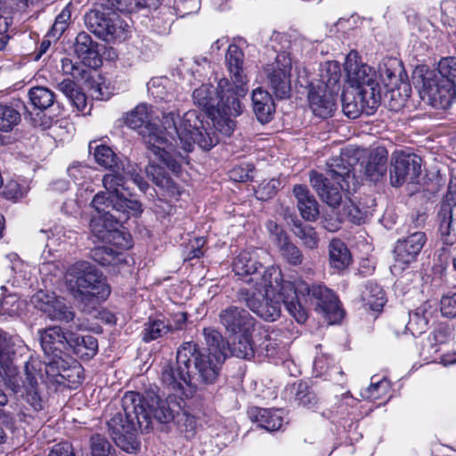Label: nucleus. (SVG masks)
Returning a JSON list of instances; mask_svg holds the SVG:
<instances>
[{
  "label": "nucleus",
  "mask_w": 456,
  "mask_h": 456,
  "mask_svg": "<svg viewBox=\"0 0 456 456\" xmlns=\"http://www.w3.org/2000/svg\"><path fill=\"white\" fill-rule=\"evenodd\" d=\"M203 335L208 354L201 352L198 344L184 342L176 352V367L170 364L163 367L162 382L174 391L182 389L183 384L195 386L194 379L206 385L213 384L217 379L220 366L229 354L230 346L214 328H205Z\"/></svg>",
  "instance_id": "obj_1"
},
{
  "label": "nucleus",
  "mask_w": 456,
  "mask_h": 456,
  "mask_svg": "<svg viewBox=\"0 0 456 456\" xmlns=\"http://www.w3.org/2000/svg\"><path fill=\"white\" fill-rule=\"evenodd\" d=\"M179 409V404L171 395L165 400L157 395L151 396L148 402L141 394L128 391L122 398V411L108 421L110 435L121 450L135 452L140 448L138 429L149 431L152 419L168 423L178 414Z\"/></svg>",
  "instance_id": "obj_2"
},
{
  "label": "nucleus",
  "mask_w": 456,
  "mask_h": 456,
  "mask_svg": "<svg viewBox=\"0 0 456 456\" xmlns=\"http://www.w3.org/2000/svg\"><path fill=\"white\" fill-rule=\"evenodd\" d=\"M345 71L349 88L341 94L342 110L349 118L373 114L381 102V88L376 69L363 63L356 51L346 58Z\"/></svg>",
  "instance_id": "obj_3"
},
{
  "label": "nucleus",
  "mask_w": 456,
  "mask_h": 456,
  "mask_svg": "<svg viewBox=\"0 0 456 456\" xmlns=\"http://www.w3.org/2000/svg\"><path fill=\"white\" fill-rule=\"evenodd\" d=\"M179 113L170 111L163 113L161 126L158 118L153 117L151 106L138 104L134 110L126 113V125L137 132L145 142H206V138L199 127L187 125L186 120L177 127L176 119Z\"/></svg>",
  "instance_id": "obj_4"
},
{
  "label": "nucleus",
  "mask_w": 456,
  "mask_h": 456,
  "mask_svg": "<svg viewBox=\"0 0 456 456\" xmlns=\"http://www.w3.org/2000/svg\"><path fill=\"white\" fill-rule=\"evenodd\" d=\"M195 105L200 108L212 119L216 129L225 136H230L235 128L233 118L243 110L241 98L232 91L231 81L223 77L217 87L203 84L192 93Z\"/></svg>",
  "instance_id": "obj_5"
},
{
  "label": "nucleus",
  "mask_w": 456,
  "mask_h": 456,
  "mask_svg": "<svg viewBox=\"0 0 456 456\" xmlns=\"http://www.w3.org/2000/svg\"><path fill=\"white\" fill-rule=\"evenodd\" d=\"M290 281H278L277 286L273 285L269 289H242L239 292V299L260 318L267 322H274L281 316V302L283 303L289 314L298 322L304 323L308 317L307 311L299 301L289 297V290L285 284Z\"/></svg>",
  "instance_id": "obj_6"
},
{
  "label": "nucleus",
  "mask_w": 456,
  "mask_h": 456,
  "mask_svg": "<svg viewBox=\"0 0 456 456\" xmlns=\"http://www.w3.org/2000/svg\"><path fill=\"white\" fill-rule=\"evenodd\" d=\"M66 284L83 312L91 313L110 294L102 273L88 261H77L66 271Z\"/></svg>",
  "instance_id": "obj_7"
},
{
  "label": "nucleus",
  "mask_w": 456,
  "mask_h": 456,
  "mask_svg": "<svg viewBox=\"0 0 456 456\" xmlns=\"http://www.w3.org/2000/svg\"><path fill=\"white\" fill-rule=\"evenodd\" d=\"M261 249L252 248L241 251L234 259L232 268L236 275L244 278V281L254 289H269L281 281L282 273L278 266L264 268L258 261Z\"/></svg>",
  "instance_id": "obj_8"
},
{
  "label": "nucleus",
  "mask_w": 456,
  "mask_h": 456,
  "mask_svg": "<svg viewBox=\"0 0 456 456\" xmlns=\"http://www.w3.org/2000/svg\"><path fill=\"white\" fill-rule=\"evenodd\" d=\"M413 80L422 100L436 109H447L456 97V87L436 70L425 66L417 68Z\"/></svg>",
  "instance_id": "obj_9"
},
{
  "label": "nucleus",
  "mask_w": 456,
  "mask_h": 456,
  "mask_svg": "<svg viewBox=\"0 0 456 456\" xmlns=\"http://www.w3.org/2000/svg\"><path fill=\"white\" fill-rule=\"evenodd\" d=\"M289 290V297L296 298L302 305L312 303L322 312L333 318L332 322L340 320L343 317V312L339 306L338 297L332 290L321 284L309 285L302 280L292 283H287L284 287Z\"/></svg>",
  "instance_id": "obj_10"
},
{
  "label": "nucleus",
  "mask_w": 456,
  "mask_h": 456,
  "mask_svg": "<svg viewBox=\"0 0 456 456\" xmlns=\"http://www.w3.org/2000/svg\"><path fill=\"white\" fill-rule=\"evenodd\" d=\"M41 361L30 358L25 364V380L23 381L22 398L26 405L20 410V419L29 423L47 406V397L39 385L44 381Z\"/></svg>",
  "instance_id": "obj_11"
},
{
  "label": "nucleus",
  "mask_w": 456,
  "mask_h": 456,
  "mask_svg": "<svg viewBox=\"0 0 456 456\" xmlns=\"http://www.w3.org/2000/svg\"><path fill=\"white\" fill-rule=\"evenodd\" d=\"M91 205L97 212V215L93 216L90 222L91 233L102 242L108 239L107 236L114 226L126 222L131 215L130 212L111 209L107 206L105 194L102 191L94 195Z\"/></svg>",
  "instance_id": "obj_12"
},
{
  "label": "nucleus",
  "mask_w": 456,
  "mask_h": 456,
  "mask_svg": "<svg viewBox=\"0 0 456 456\" xmlns=\"http://www.w3.org/2000/svg\"><path fill=\"white\" fill-rule=\"evenodd\" d=\"M291 59L286 52L277 53L275 60L267 63L263 72L268 87L277 99H286L291 91Z\"/></svg>",
  "instance_id": "obj_13"
},
{
  "label": "nucleus",
  "mask_w": 456,
  "mask_h": 456,
  "mask_svg": "<svg viewBox=\"0 0 456 456\" xmlns=\"http://www.w3.org/2000/svg\"><path fill=\"white\" fill-rule=\"evenodd\" d=\"M422 159L413 152L396 151L391 159L390 180L393 186L416 183L421 174Z\"/></svg>",
  "instance_id": "obj_14"
},
{
  "label": "nucleus",
  "mask_w": 456,
  "mask_h": 456,
  "mask_svg": "<svg viewBox=\"0 0 456 456\" xmlns=\"http://www.w3.org/2000/svg\"><path fill=\"white\" fill-rule=\"evenodd\" d=\"M102 184L107 193L105 194V200L107 206L111 209H118V211L130 212L132 216H137L142 212V204L135 200L127 199L124 193L126 191L125 187L124 177L117 173L106 174L102 178Z\"/></svg>",
  "instance_id": "obj_15"
},
{
  "label": "nucleus",
  "mask_w": 456,
  "mask_h": 456,
  "mask_svg": "<svg viewBox=\"0 0 456 456\" xmlns=\"http://www.w3.org/2000/svg\"><path fill=\"white\" fill-rule=\"evenodd\" d=\"M427 241L426 234L423 232L416 231L408 236L399 239L394 248L395 262L391 271L399 274L417 260L423 246Z\"/></svg>",
  "instance_id": "obj_16"
},
{
  "label": "nucleus",
  "mask_w": 456,
  "mask_h": 456,
  "mask_svg": "<svg viewBox=\"0 0 456 456\" xmlns=\"http://www.w3.org/2000/svg\"><path fill=\"white\" fill-rule=\"evenodd\" d=\"M30 302L52 321L68 323L75 318L72 307L53 292L38 290L31 297Z\"/></svg>",
  "instance_id": "obj_17"
},
{
  "label": "nucleus",
  "mask_w": 456,
  "mask_h": 456,
  "mask_svg": "<svg viewBox=\"0 0 456 456\" xmlns=\"http://www.w3.org/2000/svg\"><path fill=\"white\" fill-rule=\"evenodd\" d=\"M84 20L86 28L105 41L112 39L117 29L120 28L119 15L103 10L97 4L86 13Z\"/></svg>",
  "instance_id": "obj_18"
},
{
  "label": "nucleus",
  "mask_w": 456,
  "mask_h": 456,
  "mask_svg": "<svg viewBox=\"0 0 456 456\" xmlns=\"http://www.w3.org/2000/svg\"><path fill=\"white\" fill-rule=\"evenodd\" d=\"M219 321L229 335L253 332L255 319L245 309L230 305L219 313Z\"/></svg>",
  "instance_id": "obj_19"
},
{
  "label": "nucleus",
  "mask_w": 456,
  "mask_h": 456,
  "mask_svg": "<svg viewBox=\"0 0 456 456\" xmlns=\"http://www.w3.org/2000/svg\"><path fill=\"white\" fill-rule=\"evenodd\" d=\"M13 344L7 334L0 330V379L14 394L20 392L18 370L13 363Z\"/></svg>",
  "instance_id": "obj_20"
},
{
  "label": "nucleus",
  "mask_w": 456,
  "mask_h": 456,
  "mask_svg": "<svg viewBox=\"0 0 456 456\" xmlns=\"http://www.w3.org/2000/svg\"><path fill=\"white\" fill-rule=\"evenodd\" d=\"M225 62L231 75L232 91L242 99L248 89L243 69L244 53L241 49L236 45H231L226 52Z\"/></svg>",
  "instance_id": "obj_21"
},
{
  "label": "nucleus",
  "mask_w": 456,
  "mask_h": 456,
  "mask_svg": "<svg viewBox=\"0 0 456 456\" xmlns=\"http://www.w3.org/2000/svg\"><path fill=\"white\" fill-rule=\"evenodd\" d=\"M40 343L45 356H60L69 354V333L60 326H52L38 331Z\"/></svg>",
  "instance_id": "obj_22"
},
{
  "label": "nucleus",
  "mask_w": 456,
  "mask_h": 456,
  "mask_svg": "<svg viewBox=\"0 0 456 456\" xmlns=\"http://www.w3.org/2000/svg\"><path fill=\"white\" fill-rule=\"evenodd\" d=\"M338 94L322 90L320 87H309L307 98L314 115L321 118L333 116L338 107Z\"/></svg>",
  "instance_id": "obj_23"
},
{
  "label": "nucleus",
  "mask_w": 456,
  "mask_h": 456,
  "mask_svg": "<svg viewBox=\"0 0 456 456\" xmlns=\"http://www.w3.org/2000/svg\"><path fill=\"white\" fill-rule=\"evenodd\" d=\"M179 145L166 144V147L161 148L157 144H150L149 150L157 159L166 165L173 173L178 174L181 171V165L188 163V153L193 150V144H184V147H182L184 152L183 154L177 149Z\"/></svg>",
  "instance_id": "obj_24"
},
{
  "label": "nucleus",
  "mask_w": 456,
  "mask_h": 456,
  "mask_svg": "<svg viewBox=\"0 0 456 456\" xmlns=\"http://www.w3.org/2000/svg\"><path fill=\"white\" fill-rule=\"evenodd\" d=\"M309 177L312 187L325 203L333 208H338L341 204L343 191L347 190H342L339 185H330L328 178L314 170L310 172Z\"/></svg>",
  "instance_id": "obj_25"
},
{
  "label": "nucleus",
  "mask_w": 456,
  "mask_h": 456,
  "mask_svg": "<svg viewBox=\"0 0 456 456\" xmlns=\"http://www.w3.org/2000/svg\"><path fill=\"white\" fill-rule=\"evenodd\" d=\"M341 69L338 61H330L321 64L319 69V78L312 82L309 87H320L322 90L331 93H339Z\"/></svg>",
  "instance_id": "obj_26"
},
{
  "label": "nucleus",
  "mask_w": 456,
  "mask_h": 456,
  "mask_svg": "<svg viewBox=\"0 0 456 456\" xmlns=\"http://www.w3.org/2000/svg\"><path fill=\"white\" fill-rule=\"evenodd\" d=\"M97 48V43L94 42L86 32L77 34L74 45V52L90 68H96L102 62Z\"/></svg>",
  "instance_id": "obj_27"
},
{
  "label": "nucleus",
  "mask_w": 456,
  "mask_h": 456,
  "mask_svg": "<svg viewBox=\"0 0 456 456\" xmlns=\"http://www.w3.org/2000/svg\"><path fill=\"white\" fill-rule=\"evenodd\" d=\"M439 230L442 235L456 231V192L448 191L438 212Z\"/></svg>",
  "instance_id": "obj_28"
},
{
  "label": "nucleus",
  "mask_w": 456,
  "mask_h": 456,
  "mask_svg": "<svg viewBox=\"0 0 456 456\" xmlns=\"http://www.w3.org/2000/svg\"><path fill=\"white\" fill-rule=\"evenodd\" d=\"M251 100L257 120L262 124L270 122L273 118L275 105L269 92L256 88L252 92Z\"/></svg>",
  "instance_id": "obj_29"
},
{
  "label": "nucleus",
  "mask_w": 456,
  "mask_h": 456,
  "mask_svg": "<svg viewBox=\"0 0 456 456\" xmlns=\"http://www.w3.org/2000/svg\"><path fill=\"white\" fill-rule=\"evenodd\" d=\"M328 174L330 179L338 183L342 190H350L354 185V175L352 174V164L346 162L342 158L330 159L328 163Z\"/></svg>",
  "instance_id": "obj_30"
},
{
  "label": "nucleus",
  "mask_w": 456,
  "mask_h": 456,
  "mask_svg": "<svg viewBox=\"0 0 456 456\" xmlns=\"http://www.w3.org/2000/svg\"><path fill=\"white\" fill-rule=\"evenodd\" d=\"M65 355L45 356L42 366V374L45 376V382L62 384L69 375V362L64 359Z\"/></svg>",
  "instance_id": "obj_31"
},
{
  "label": "nucleus",
  "mask_w": 456,
  "mask_h": 456,
  "mask_svg": "<svg viewBox=\"0 0 456 456\" xmlns=\"http://www.w3.org/2000/svg\"><path fill=\"white\" fill-rule=\"evenodd\" d=\"M293 194L297 199L301 216L307 221H314L319 216L318 203L305 185L296 184Z\"/></svg>",
  "instance_id": "obj_32"
},
{
  "label": "nucleus",
  "mask_w": 456,
  "mask_h": 456,
  "mask_svg": "<svg viewBox=\"0 0 456 456\" xmlns=\"http://www.w3.org/2000/svg\"><path fill=\"white\" fill-rule=\"evenodd\" d=\"M69 351L81 359L89 360L93 358L98 351V341L92 335L79 336L71 331L69 333Z\"/></svg>",
  "instance_id": "obj_33"
},
{
  "label": "nucleus",
  "mask_w": 456,
  "mask_h": 456,
  "mask_svg": "<svg viewBox=\"0 0 456 456\" xmlns=\"http://www.w3.org/2000/svg\"><path fill=\"white\" fill-rule=\"evenodd\" d=\"M145 171L147 175L151 177L152 182L162 191L164 197L177 200L178 196L181 194L180 188L166 175L162 167L150 164Z\"/></svg>",
  "instance_id": "obj_34"
},
{
  "label": "nucleus",
  "mask_w": 456,
  "mask_h": 456,
  "mask_svg": "<svg viewBox=\"0 0 456 456\" xmlns=\"http://www.w3.org/2000/svg\"><path fill=\"white\" fill-rule=\"evenodd\" d=\"M249 419L267 431H276L281 428L283 419L278 410H268L252 407L248 411Z\"/></svg>",
  "instance_id": "obj_35"
},
{
  "label": "nucleus",
  "mask_w": 456,
  "mask_h": 456,
  "mask_svg": "<svg viewBox=\"0 0 456 456\" xmlns=\"http://www.w3.org/2000/svg\"><path fill=\"white\" fill-rule=\"evenodd\" d=\"M97 5L103 10L117 14L131 12L135 8H151L158 4V0H98Z\"/></svg>",
  "instance_id": "obj_36"
},
{
  "label": "nucleus",
  "mask_w": 456,
  "mask_h": 456,
  "mask_svg": "<svg viewBox=\"0 0 456 456\" xmlns=\"http://www.w3.org/2000/svg\"><path fill=\"white\" fill-rule=\"evenodd\" d=\"M387 151L385 147H377L369 156L365 174L371 180H378L387 172Z\"/></svg>",
  "instance_id": "obj_37"
},
{
  "label": "nucleus",
  "mask_w": 456,
  "mask_h": 456,
  "mask_svg": "<svg viewBox=\"0 0 456 456\" xmlns=\"http://www.w3.org/2000/svg\"><path fill=\"white\" fill-rule=\"evenodd\" d=\"M400 83L395 85L390 83L387 87L388 96L390 98V108L397 110L406 103L407 100L411 96V87L407 80H404L402 77L403 69L398 64Z\"/></svg>",
  "instance_id": "obj_38"
},
{
  "label": "nucleus",
  "mask_w": 456,
  "mask_h": 456,
  "mask_svg": "<svg viewBox=\"0 0 456 456\" xmlns=\"http://www.w3.org/2000/svg\"><path fill=\"white\" fill-rule=\"evenodd\" d=\"M291 393L294 395V402L299 406L314 410L319 403L317 394L305 381L300 380L297 383H294L291 387Z\"/></svg>",
  "instance_id": "obj_39"
},
{
  "label": "nucleus",
  "mask_w": 456,
  "mask_h": 456,
  "mask_svg": "<svg viewBox=\"0 0 456 456\" xmlns=\"http://www.w3.org/2000/svg\"><path fill=\"white\" fill-rule=\"evenodd\" d=\"M57 89L62 93L68 101L77 110L83 111L86 108V96L77 84L70 79H63L57 84Z\"/></svg>",
  "instance_id": "obj_40"
},
{
  "label": "nucleus",
  "mask_w": 456,
  "mask_h": 456,
  "mask_svg": "<svg viewBox=\"0 0 456 456\" xmlns=\"http://www.w3.org/2000/svg\"><path fill=\"white\" fill-rule=\"evenodd\" d=\"M361 298L364 306L373 311H380L386 303L382 288L375 282L368 281L362 290Z\"/></svg>",
  "instance_id": "obj_41"
},
{
  "label": "nucleus",
  "mask_w": 456,
  "mask_h": 456,
  "mask_svg": "<svg viewBox=\"0 0 456 456\" xmlns=\"http://www.w3.org/2000/svg\"><path fill=\"white\" fill-rule=\"evenodd\" d=\"M430 305L428 303L421 305L415 312L409 314V322L405 329L411 332L414 337L424 333L428 327L429 315L428 308Z\"/></svg>",
  "instance_id": "obj_42"
},
{
  "label": "nucleus",
  "mask_w": 456,
  "mask_h": 456,
  "mask_svg": "<svg viewBox=\"0 0 456 456\" xmlns=\"http://www.w3.org/2000/svg\"><path fill=\"white\" fill-rule=\"evenodd\" d=\"M351 254L346 244L340 240H332L330 243V263L337 270L346 269L351 263Z\"/></svg>",
  "instance_id": "obj_43"
},
{
  "label": "nucleus",
  "mask_w": 456,
  "mask_h": 456,
  "mask_svg": "<svg viewBox=\"0 0 456 456\" xmlns=\"http://www.w3.org/2000/svg\"><path fill=\"white\" fill-rule=\"evenodd\" d=\"M280 256L291 265H299L302 264L304 256L301 250L296 246L289 237L280 239L279 243L275 244Z\"/></svg>",
  "instance_id": "obj_44"
},
{
  "label": "nucleus",
  "mask_w": 456,
  "mask_h": 456,
  "mask_svg": "<svg viewBox=\"0 0 456 456\" xmlns=\"http://www.w3.org/2000/svg\"><path fill=\"white\" fill-rule=\"evenodd\" d=\"M28 94L32 105L40 110L48 109L55 101L54 93L45 86L32 87Z\"/></svg>",
  "instance_id": "obj_45"
},
{
  "label": "nucleus",
  "mask_w": 456,
  "mask_h": 456,
  "mask_svg": "<svg viewBox=\"0 0 456 456\" xmlns=\"http://www.w3.org/2000/svg\"><path fill=\"white\" fill-rule=\"evenodd\" d=\"M291 230L293 233L302 240L303 244L306 248L314 249L318 247L319 238L312 226L304 224L301 221L297 219L293 221V227Z\"/></svg>",
  "instance_id": "obj_46"
},
{
  "label": "nucleus",
  "mask_w": 456,
  "mask_h": 456,
  "mask_svg": "<svg viewBox=\"0 0 456 456\" xmlns=\"http://www.w3.org/2000/svg\"><path fill=\"white\" fill-rule=\"evenodd\" d=\"M238 340L230 346L229 354L241 359H250L254 356L255 350L251 339L252 332L237 334Z\"/></svg>",
  "instance_id": "obj_47"
},
{
  "label": "nucleus",
  "mask_w": 456,
  "mask_h": 456,
  "mask_svg": "<svg viewBox=\"0 0 456 456\" xmlns=\"http://www.w3.org/2000/svg\"><path fill=\"white\" fill-rule=\"evenodd\" d=\"M169 331H172V324H166L161 320L149 319V321L144 323L142 340L144 342H150L161 338Z\"/></svg>",
  "instance_id": "obj_48"
},
{
  "label": "nucleus",
  "mask_w": 456,
  "mask_h": 456,
  "mask_svg": "<svg viewBox=\"0 0 456 456\" xmlns=\"http://www.w3.org/2000/svg\"><path fill=\"white\" fill-rule=\"evenodd\" d=\"M20 121V112L11 105L0 104V131H12Z\"/></svg>",
  "instance_id": "obj_49"
},
{
  "label": "nucleus",
  "mask_w": 456,
  "mask_h": 456,
  "mask_svg": "<svg viewBox=\"0 0 456 456\" xmlns=\"http://www.w3.org/2000/svg\"><path fill=\"white\" fill-rule=\"evenodd\" d=\"M373 379L374 377L371 378L370 385L361 392L362 398L376 401L385 397L389 393L391 386L387 379H382L378 381H373Z\"/></svg>",
  "instance_id": "obj_50"
},
{
  "label": "nucleus",
  "mask_w": 456,
  "mask_h": 456,
  "mask_svg": "<svg viewBox=\"0 0 456 456\" xmlns=\"http://www.w3.org/2000/svg\"><path fill=\"white\" fill-rule=\"evenodd\" d=\"M91 257L102 266L116 265L119 261V253L108 247H95L91 250Z\"/></svg>",
  "instance_id": "obj_51"
},
{
  "label": "nucleus",
  "mask_w": 456,
  "mask_h": 456,
  "mask_svg": "<svg viewBox=\"0 0 456 456\" xmlns=\"http://www.w3.org/2000/svg\"><path fill=\"white\" fill-rule=\"evenodd\" d=\"M91 454L92 456H116L114 448L101 435H94L91 437Z\"/></svg>",
  "instance_id": "obj_52"
},
{
  "label": "nucleus",
  "mask_w": 456,
  "mask_h": 456,
  "mask_svg": "<svg viewBox=\"0 0 456 456\" xmlns=\"http://www.w3.org/2000/svg\"><path fill=\"white\" fill-rule=\"evenodd\" d=\"M87 65L81 61H73L69 58L61 59V70L66 75H70L76 79L86 78Z\"/></svg>",
  "instance_id": "obj_53"
},
{
  "label": "nucleus",
  "mask_w": 456,
  "mask_h": 456,
  "mask_svg": "<svg viewBox=\"0 0 456 456\" xmlns=\"http://www.w3.org/2000/svg\"><path fill=\"white\" fill-rule=\"evenodd\" d=\"M95 161L106 168L117 164V155L107 144H99L94 150Z\"/></svg>",
  "instance_id": "obj_54"
},
{
  "label": "nucleus",
  "mask_w": 456,
  "mask_h": 456,
  "mask_svg": "<svg viewBox=\"0 0 456 456\" xmlns=\"http://www.w3.org/2000/svg\"><path fill=\"white\" fill-rule=\"evenodd\" d=\"M23 305V301L16 295H8L0 300V314L19 315L22 312Z\"/></svg>",
  "instance_id": "obj_55"
},
{
  "label": "nucleus",
  "mask_w": 456,
  "mask_h": 456,
  "mask_svg": "<svg viewBox=\"0 0 456 456\" xmlns=\"http://www.w3.org/2000/svg\"><path fill=\"white\" fill-rule=\"evenodd\" d=\"M105 243L111 244L118 249H127L132 246L130 234L118 229V225L114 226L108 234Z\"/></svg>",
  "instance_id": "obj_56"
},
{
  "label": "nucleus",
  "mask_w": 456,
  "mask_h": 456,
  "mask_svg": "<svg viewBox=\"0 0 456 456\" xmlns=\"http://www.w3.org/2000/svg\"><path fill=\"white\" fill-rule=\"evenodd\" d=\"M441 76L447 80L452 82L454 87H456V58L448 57L444 58L438 62L437 70Z\"/></svg>",
  "instance_id": "obj_57"
},
{
  "label": "nucleus",
  "mask_w": 456,
  "mask_h": 456,
  "mask_svg": "<svg viewBox=\"0 0 456 456\" xmlns=\"http://www.w3.org/2000/svg\"><path fill=\"white\" fill-rule=\"evenodd\" d=\"M178 417V427L182 433L184 434L185 437L190 439L193 437L196 431V419L194 416L183 412L177 414Z\"/></svg>",
  "instance_id": "obj_58"
},
{
  "label": "nucleus",
  "mask_w": 456,
  "mask_h": 456,
  "mask_svg": "<svg viewBox=\"0 0 456 456\" xmlns=\"http://www.w3.org/2000/svg\"><path fill=\"white\" fill-rule=\"evenodd\" d=\"M253 171L254 166L252 164H247L245 167H235L229 171V177L234 182L244 183L252 180Z\"/></svg>",
  "instance_id": "obj_59"
},
{
  "label": "nucleus",
  "mask_w": 456,
  "mask_h": 456,
  "mask_svg": "<svg viewBox=\"0 0 456 456\" xmlns=\"http://www.w3.org/2000/svg\"><path fill=\"white\" fill-rule=\"evenodd\" d=\"M91 96L97 101H107L114 94V88L105 82L92 84Z\"/></svg>",
  "instance_id": "obj_60"
},
{
  "label": "nucleus",
  "mask_w": 456,
  "mask_h": 456,
  "mask_svg": "<svg viewBox=\"0 0 456 456\" xmlns=\"http://www.w3.org/2000/svg\"><path fill=\"white\" fill-rule=\"evenodd\" d=\"M440 311L447 318L456 317V292L444 295L440 300Z\"/></svg>",
  "instance_id": "obj_61"
},
{
  "label": "nucleus",
  "mask_w": 456,
  "mask_h": 456,
  "mask_svg": "<svg viewBox=\"0 0 456 456\" xmlns=\"http://www.w3.org/2000/svg\"><path fill=\"white\" fill-rule=\"evenodd\" d=\"M70 19V12L66 8L61 12L56 17L54 23L51 28V34L53 37H60L66 30L69 20Z\"/></svg>",
  "instance_id": "obj_62"
},
{
  "label": "nucleus",
  "mask_w": 456,
  "mask_h": 456,
  "mask_svg": "<svg viewBox=\"0 0 456 456\" xmlns=\"http://www.w3.org/2000/svg\"><path fill=\"white\" fill-rule=\"evenodd\" d=\"M281 182L278 179L273 178L267 182H263L256 191L261 200L272 198L279 190Z\"/></svg>",
  "instance_id": "obj_63"
},
{
  "label": "nucleus",
  "mask_w": 456,
  "mask_h": 456,
  "mask_svg": "<svg viewBox=\"0 0 456 456\" xmlns=\"http://www.w3.org/2000/svg\"><path fill=\"white\" fill-rule=\"evenodd\" d=\"M26 193V190L17 181H8L4 186L3 194L7 199H19Z\"/></svg>",
  "instance_id": "obj_64"
}]
</instances>
